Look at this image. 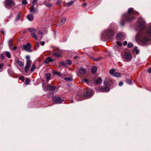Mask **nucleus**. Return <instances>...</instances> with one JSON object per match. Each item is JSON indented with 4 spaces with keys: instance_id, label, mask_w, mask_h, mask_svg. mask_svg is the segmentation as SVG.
Wrapping results in <instances>:
<instances>
[{
    "instance_id": "nucleus-1",
    "label": "nucleus",
    "mask_w": 151,
    "mask_h": 151,
    "mask_svg": "<svg viewBox=\"0 0 151 151\" xmlns=\"http://www.w3.org/2000/svg\"><path fill=\"white\" fill-rule=\"evenodd\" d=\"M135 14V12L134 9L132 8H130L128 9V14L123 15L122 19L121 20V24L123 26L124 24L125 21H131L134 19V17L133 16L131 15H134Z\"/></svg>"
},
{
    "instance_id": "nucleus-2",
    "label": "nucleus",
    "mask_w": 151,
    "mask_h": 151,
    "mask_svg": "<svg viewBox=\"0 0 151 151\" xmlns=\"http://www.w3.org/2000/svg\"><path fill=\"white\" fill-rule=\"evenodd\" d=\"M151 36V26H149L147 29V32L145 36H143L140 39V41L143 44L147 43L150 40L148 35Z\"/></svg>"
},
{
    "instance_id": "nucleus-3",
    "label": "nucleus",
    "mask_w": 151,
    "mask_h": 151,
    "mask_svg": "<svg viewBox=\"0 0 151 151\" xmlns=\"http://www.w3.org/2000/svg\"><path fill=\"white\" fill-rule=\"evenodd\" d=\"M91 96L92 91L91 89H88L87 91L86 94L83 96L82 94L80 93L76 96V99L78 101H81L84 99L85 98H87Z\"/></svg>"
},
{
    "instance_id": "nucleus-4",
    "label": "nucleus",
    "mask_w": 151,
    "mask_h": 151,
    "mask_svg": "<svg viewBox=\"0 0 151 151\" xmlns=\"http://www.w3.org/2000/svg\"><path fill=\"white\" fill-rule=\"evenodd\" d=\"M122 58L124 62H129L132 59V55L128 52H125L122 55Z\"/></svg>"
},
{
    "instance_id": "nucleus-5",
    "label": "nucleus",
    "mask_w": 151,
    "mask_h": 151,
    "mask_svg": "<svg viewBox=\"0 0 151 151\" xmlns=\"http://www.w3.org/2000/svg\"><path fill=\"white\" fill-rule=\"evenodd\" d=\"M54 52L53 54V56L56 57H59L61 56V54L63 51L59 49V48L58 47L54 50Z\"/></svg>"
},
{
    "instance_id": "nucleus-6",
    "label": "nucleus",
    "mask_w": 151,
    "mask_h": 151,
    "mask_svg": "<svg viewBox=\"0 0 151 151\" xmlns=\"http://www.w3.org/2000/svg\"><path fill=\"white\" fill-rule=\"evenodd\" d=\"M138 21L139 23V26L140 28L142 29H144L146 26V23L142 17H140Z\"/></svg>"
},
{
    "instance_id": "nucleus-7",
    "label": "nucleus",
    "mask_w": 151,
    "mask_h": 151,
    "mask_svg": "<svg viewBox=\"0 0 151 151\" xmlns=\"http://www.w3.org/2000/svg\"><path fill=\"white\" fill-rule=\"evenodd\" d=\"M5 4L6 7L8 9L11 8L12 6L14 5L12 0H6Z\"/></svg>"
},
{
    "instance_id": "nucleus-8",
    "label": "nucleus",
    "mask_w": 151,
    "mask_h": 151,
    "mask_svg": "<svg viewBox=\"0 0 151 151\" xmlns=\"http://www.w3.org/2000/svg\"><path fill=\"white\" fill-rule=\"evenodd\" d=\"M53 102L55 104H60L63 101V100L61 99L60 97L54 96L52 98Z\"/></svg>"
},
{
    "instance_id": "nucleus-9",
    "label": "nucleus",
    "mask_w": 151,
    "mask_h": 151,
    "mask_svg": "<svg viewBox=\"0 0 151 151\" xmlns=\"http://www.w3.org/2000/svg\"><path fill=\"white\" fill-rule=\"evenodd\" d=\"M32 62L31 60H28V61H26V65L24 67V71L26 72H27L28 71Z\"/></svg>"
},
{
    "instance_id": "nucleus-10",
    "label": "nucleus",
    "mask_w": 151,
    "mask_h": 151,
    "mask_svg": "<svg viewBox=\"0 0 151 151\" xmlns=\"http://www.w3.org/2000/svg\"><path fill=\"white\" fill-rule=\"evenodd\" d=\"M125 34L123 33L119 32L116 35V38L118 40H121L123 39L125 37Z\"/></svg>"
},
{
    "instance_id": "nucleus-11",
    "label": "nucleus",
    "mask_w": 151,
    "mask_h": 151,
    "mask_svg": "<svg viewBox=\"0 0 151 151\" xmlns=\"http://www.w3.org/2000/svg\"><path fill=\"white\" fill-rule=\"evenodd\" d=\"M99 91L97 90V91L102 92H107L109 91L110 89L108 87H104L99 88Z\"/></svg>"
},
{
    "instance_id": "nucleus-12",
    "label": "nucleus",
    "mask_w": 151,
    "mask_h": 151,
    "mask_svg": "<svg viewBox=\"0 0 151 151\" xmlns=\"http://www.w3.org/2000/svg\"><path fill=\"white\" fill-rule=\"evenodd\" d=\"M47 32V30L46 29L44 28L42 29L41 30H40L37 31V33L39 35H40L42 37H42V36L43 34H46Z\"/></svg>"
},
{
    "instance_id": "nucleus-13",
    "label": "nucleus",
    "mask_w": 151,
    "mask_h": 151,
    "mask_svg": "<svg viewBox=\"0 0 151 151\" xmlns=\"http://www.w3.org/2000/svg\"><path fill=\"white\" fill-rule=\"evenodd\" d=\"M31 45L29 43H28L26 45H24L23 48L26 50L31 52V51L30 50V49L31 47Z\"/></svg>"
},
{
    "instance_id": "nucleus-14",
    "label": "nucleus",
    "mask_w": 151,
    "mask_h": 151,
    "mask_svg": "<svg viewBox=\"0 0 151 151\" xmlns=\"http://www.w3.org/2000/svg\"><path fill=\"white\" fill-rule=\"evenodd\" d=\"M104 32L106 33V34L107 35H109L111 37L114 34V31L111 29H109L107 31H105Z\"/></svg>"
},
{
    "instance_id": "nucleus-15",
    "label": "nucleus",
    "mask_w": 151,
    "mask_h": 151,
    "mask_svg": "<svg viewBox=\"0 0 151 151\" xmlns=\"http://www.w3.org/2000/svg\"><path fill=\"white\" fill-rule=\"evenodd\" d=\"M55 59H52L50 57H48L45 59L44 61V63L48 64L49 63L54 61Z\"/></svg>"
},
{
    "instance_id": "nucleus-16",
    "label": "nucleus",
    "mask_w": 151,
    "mask_h": 151,
    "mask_svg": "<svg viewBox=\"0 0 151 151\" xmlns=\"http://www.w3.org/2000/svg\"><path fill=\"white\" fill-rule=\"evenodd\" d=\"M30 11L31 12H32L34 14L36 13L37 11V8H35L34 5H33L30 8Z\"/></svg>"
},
{
    "instance_id": "nucleus-17",
    "label": "nucleus",
    "mask_w": 151,
    "mask_h": 151,
    "mask_svg": "<svg viewBox=\"0 0 151 151\" xmlns=\"http://www.w3.org/2000/svg\"><path fill=\"white\" fill-rule=\"evenodd\" d=\"M112 81V80L111 79L109 78H107L105 80L104 82V84L105 85H108L110 84V82Z\"/></svg>"
},
{
    "instance_id": "nucleus-18",
    "label": "nucleus",
    "mask_w": 151,
    "mask_h": 151,
    "mask_svg": "<svg viewBox=\"0 0 151 151\" xmlns=\"http://www.w3.org/2000/svg\"><path fill=\"white\" fill-rule=\"evenodd\" d=\"M79 71L80 73L82 75H83L86 73V69L81 67L79 69Z\"/></svg>"
},
{
    "instance_id": "nucleus-19",
    "label": "nucleus",
    "mask_w": 151,
    "mask_h": 151,
    "mask_svg": "<svg viewBox=\"0 0 151 151\" xmlns=\"http://www.w3.org/2000/svg\"><path fill=\"white\" fill-rule=\"evenodd\" d=\"M55 87L48 85L47 87V89L49 91H53L55 90Z\"/></svg>"
},
{
    "instance_id": "nucleus-20",
    "label": "nucleus",
    "mask_w": 151,
    "mask_h": 151,
    "mask_svg": "<svg viewBox=\"0 0 151 151\" xmlns=\"http://www.w3.org/2000/svg\"><path fill=\"white\" fill-rule=\"evenodd\" d=\"M66 20V19L65 17H63L60 20V22L59 24H58V25L60 26L61 25H63L64 24Z\"/></svg>"
},
{
    "instance_id": "nucleus-21",
    "label": "nucleus",
    "mask_w": 151,
    "mask_h": 151,
    "mask_svg": "<svg viewBox=\"0 0 151 151\" xmlns=\"http://www.w3.org/2000/svg\"><path fill=\"white\" fill-rule=\"evenodd\" d=\"M102 82V78L100 77H99L96 80L95 83L97 84H99L101 83Z\"/></svg>"
},
{
    "instance_id": "nucleus-22",
    "label": "nucleus",
    "mask_w": 151,
    "mask_h": 151,
    "mask_svg": "<svg viewBox=\"0 0 151 151\" xmlns=\"http://www.w3.org/2000/svg\"><path fill=\"white\" fill-rule=\"evenodd\" d=\"M52 73L53 74L58 75L60 77H62L63 76L62 74L56 71L55 70L52 71Z\"/></svg>"
},
{
    "instance_id": "nucleus-23",
    "label": "nucleus",
    "mask_w": 151,
    "mask_h": 151,
    "mask_svg": "<svg viewBox=\"0 0 151 151\" xmlns=\"http://www.w3.org/2000/svg\"><path fill=\"white\" fill-rule=\"evenodd\" d=\"M27 17L28 20L29 21H32L33 19V16L32 14H30L28 15Z\"/></svg>"
},
{
    "instance_id": "nucleus-24",
    "label": "nucleus",
    "mask_w": 151,
    "mask_h": 151,
    "mask_svg": "<svg viewBox=\"0 0 151 151\" xmlns=\"http://www.w3.org/2000/svg\"><path fill=\"white\" fill-rule=\"evenodd\" d=\"M21 12L18 13L17 15V16L15 19V21H17L20 19V18L21 17Z\"/></svg>"
},
{
    "instance_id": "nucleus-25",
    "label": "nucleus",
    "mask_w": 151,
    "mask_h": 151,
    "mask_svg": "<svg viewBox=\"0 0 151 151\" xmlns=\"http://www.w3.org/2000/svg\"><path fill=\"white\" fill-rule=\"evenodd\" d=\"M97 70V67L96 66H93L91 69V72L92 73H94L96 72Z\"/></svg>"
},
{
    "instance_id": "nucleus-26",
    "label": "nucleus",
    "mask_w": 151,
    "mask_h": 151,
    "mask_svg": "<svg viewBox=\"0 0 151 151\" xmlns=\"http://www.w3.org/2000/svg\"><path fill=\"white\" fill-rule=\"evenodd\" d=\"M51 75L50 74H47L45 75V76L46 78V81L48 82V81L50 80L51 77Z\"/></svg>"
},
{
    "instance_id": "nucleus-27",
    "label": "nucleus",
    "mask_w": 151,
    "mask_h": 151,
    "mask_svg": "<svg viewBox=\"0 0 151 151\" xmlns=\"http://www.w3.org/2000/svg\"><path fill=\"white\" fill-rule=\"evenodd\" d=\"M28 30L30 32H35L36 31V29L34 28H29L28 29Z\"/></svg>"
},
{
    "instance_id": "nucleus-28",
    "label": "nucleus",
    "mask_w": 151,
    "mask_h": 151,
    "mask_svg": "<svg viewBox=\"0 0 151 151\" xmlns=\"http://www.w3.org/2000/svg\"><path fill=\"white\" fill-rule=\"evenodd\" d=\"M44 4L49 8L52 7V4L47 1L45 2L44 3Z\"/></svg>"
},
{
    "instance_id": "nucleus-29",
    "label": "nucleus",
    "mask_w": 151,
    "mask_h": 151,
    "mask_svg": "<svg viewBox=\"0 0 151 151\" xmlns=\"http://www.w3.org/2000/svg\"><path fill=\"white\" fill-rule=\"evenodd\" d=\"M76 0H73V1H69L66 4V5L68 6H70L72 5Z\"/></svg>"
},
{
    "instance_id": "nucleus-30",
    "label": "nucleus",
    "mask_w": 151,
    "mask_h": 151,
    "mask_svg": "<svg viewBox=\"0 0 151 151\" xmlns=\"http://www.w3.org/2000/svg\"><path fill=\"white\" fill-rule=\"evenodd\" d=\"M32 37L36 40H37V37L36 35L34 33H32L31 35Z\"/></svg>"
},
{
    "instance_id": "nucleus-31",
    "label": "nucleus",
    "mask_w": 151,
    "mask_h": 151,
    "mask_svg": "<svg viewBox=\"0 0 151 151\" xmlns=\"http://www.w3.org/2000/svg\"><path fill=\"white\" fill-rule=\"evenodd\" d=\"M133 50L137 54H138L139 52V51L137 49V46H135L134 47Z\"/></svg>"
},
{
    "instance_id": "nucleus-32",
    "label": "nucleus",
    "mask_w": 151,
    "mask_h": 151,
    "mask_svg": "<svg viewBox=\"0 0 151 151\" xmlns=\"http://www.w3.org/2000/svg\"><path fill=\"white\" fill-rule=\"evenodd\" d=\"M115 70L114 69H111L109 71V73L111 75H114L115 73Z\"/></svg>"
},
{
    "instance_id": "nucleus-33",
    "label": "nucleus",
    "mask_w": 151,
    "mask_h": 151,
    "mask_svg": "<svg viewBox=\"0 0 151 151\" xmlns=\"http://www.w3.org/2000/svg\"><path fill=\"white\" fill-rule=\"evenodd\" d=\"M5 54L6 55V56H7V57L8 58H11V54H10V53L8 51H6L5 52Z\"/></svg>"
},
{
    "instance_id": "nucleus-34",
    "label": "nucleus",
    "mask_w": 151,
    "mask_h": 151,
    "mask_svg": "<svg viewBox=\"0 0 151 151\" xmlns=\"http://www.w3.org/2000/svg\"><path fill=\"white\" fill-rule=\"evenodd\" d=\"M36 68V67L34 64H33L31 68L30 71L31 72H33Z\"/></svg>"
},
{
    "instance_id": "nucleus-35",
    "label": "nucleus",
    "mask_w": 151,
    "mask_h": 151,
    "mask_svg": "<svg viewBox=\"0 0 151 151\" xmlns=\"http://www.w3.org/2000/svg\"><path fill=\"white\" fill-rule=\"evenodd\" d=\"M9 45V47H10L12 45V39H10L9 40L8 42Z\"/></svg>"
},
{
    "instance_id": "nucleus-36",
    "label": "nucleus",
    "mask_w": 151,
    "mask_h": 151,
    "mask_svg": "<svg viewBox=\"0 0 151 151\" xmlns=\"http://www.w3.org/2000/svg\"><path fill=\"white\" fill-rule=\"evenodd\" d=\"M114 76L116 77H119L121 76V74L119 73H115Z\"/></svg>"
},
{
    "instance_id": "nucleus-37",
    "label": "nucleus",
    "mask_w": 151,
    "mask_h": 151,
    "mask_svg": "<svg viewBox=\"0 0 151 151\" xmlns=\"http://www.w3.org/2000/svg\"><path fill=\"white\" fill-rule=\"evenodd\" d=\"M18 65L21 67H23V64L22 63V62L21 61H17Z\"/></svg>"
},
{
    "instance_id": "nucleus-38",
    "label": "nucleus",
    "mask_w": 151,
    "mask_h": 151,
    "mask_svg": "<svg viewBox=\"0 0 151 151\" xmlns=\"http://www.w3.org/2000/svg\"><path fill=\"white\" fill-rule=\"evenodd\" d=\"M65 62L69 65H70L72 63L71 61L69 60H65Z\"/></svg>"
},
{
    "instance_id": "nucleus-39",
    "label": "nucleus",
    "mask_w": 151,
    "mask_h": 151,
    "mask_svg": "<svg viewBox=\"0 0 151 151\" xmlns=\"http://www.w3.org/2000/svg\"><path fill=\"white\" fill-rule=\"evenodd\" d=\"M30 82L28 78H26L25 81V83L26 85H28Z\"/></svg>"
},
{
    "instance_id": "nucleus-40",
    "label": "nucleus",
    "mask_w": 151,
    "mask_h": 151,
    "mask_svg": "<svg viewBox=\"0 0 151 151\" xmlns=\"http://www.w3.org/2000/svg\"><path fill=\"white\" fill-rule=\"evenodd\" d=\"M133 44L132 43H129L127 45V47L128 48L132 47L133 46Z\"/></svg>"
},
{
    "instance_id": "nucleus-41",
    "label": "nucleus",
    "mask_w": 151,
    "mask_h": 151,
    "mask_svg": "<svg viewBox=\"0 0 151 151\" xmlns=\"http://www.w3.org/2000/svg\"><path fill=\"white\" fill-rule=\"evenodd\" d=\"M65 79L67 81H70L73 80L72 78H65Z\"/></svg>"
},
{
    "instance_id": "nucleus-42",
    "label": "nucleus",
    "mask_w": 151,
    "mask_h": 151,
    "mask_svg": "<svg viewBox=\"0 0 151 151\" xmlns=\"http://www.w3.org/2000/svg\"><path fill=\"white\" fill-rule=\"evenodd\" d=\"M27 3L26 0H23L22 1V4L24 5H26Z\"/></svg>"
},
{
    "instance_id": "nucleus-43",
    "label": "nucleus",
    "mask_w": 151,
    "mask_h": 151,
    "mask_svg": "<svg viewBox=\"0 0 151 151\" xmlns=\"http://www.w3.org/2000/svg\"><path fill=\"white\" fill-rule=\"evenodd\" d=\"M116 43L119 46H121L122 45V43L120 42L119 41H116Z\"/></svg>"
},
{
    "instance_id": "nucleus-44",
    "label": "nucleus",
    "mask_w": 151,
    "mask_h": 151,
    "mask_svg": "<svg viewBox=\"0 0 151 151\" xmlns=\"http://www.w3.org/2000/svg\"><path fill=\"white\" fill-rule=\"evenodd\" d=\"M102 58L101 57H98L97 58H96L95 61H97L101 60V59Z\"/></svg>"
},
{
    "instance_id": "nucleus-45",
    "label": "nucleus",
    "mask_w": 151,
    "mask_h": 151,
    "mask_svg": "<svg viewBox=\"0 0 151 151\" xmlns=\"http://www.w3.org/2000/svg\"><path fill=\"white\" fill-rule=\"evenodd\" d=\"M37 0H33V3H32L33 5H35L37 4Z\"/></svg>"
},
{
    "instance_id": "nucleus-46",
    "label": "nucleus",
    "mask_w": 151,
    "mask_h": 151,
    "mask_svg": "<svg viewBox=\"0 0 151 151\" xmlns=\"http://www.w3.org/2000/svg\"><path fill=\"white\" fill-rule=\"evenodd\" d=\"M19 79L22 81H24V78L23 76L20 77Z\"/></svg>"
},
{
    "instance_id": "nucleus-47",
    "label": "nucleus",
    "mask_w": 151,
    "mask_h": 151,
    "mask_svg": "<svg viewBox=\"0 0 151 151\" xmlns=\"http://www.w3.org/2000/svg\"><path fill=\"white\" fill-rule=\"evenodd\" d=\"M30 57L29 55H27L26 56V58L27 60V61H28V60H29Z\"/></svg>"
},
{
    "instance_id": "nucleus-48",
    "label": "nucleus",
    "mask_w": 151,
    "mask_h": 151,
    "mask_svg": "<svg viewBox=\"0 0 151 151\" xmlns=\"http://www.w3.org/2000/svg\"><path fill=\"white\" fill-rule=\"evenodd\" d=\"M127 82L128 84H131L132 83V81L130 79H128L127 80Z\"/></svg>"
},
{
    "instance_id": "nucleus-49",
    "label": "nucleus",
    "mask_w": 151,
    "mask_h": 151,
    "mask_svg": "<svg viewBox=\"0 0 151 151\" xmlns=\"http://www.w3.org/2000/svg\"><path fill=\"white\" fill-rule=\"evenodd\" d=\"M60 64L63 66H65L66 65V63L64 62H62L60 63Z\"/></svg>"
},
{
    "instance_id": "nucleus-50",
    "label": "nucleus",
    "mask_w": 151,
    "mask_h": 151,
    "mask_svg": "<svg viewBox=\"0 0 151 151\" xmlns=\"http://www.w3.org/2000/svg\"><path fill=\"white\" fill-rule=\"evenodd\" d=\"M35 45L37 47V48H38L39 46V43L37 42H36L35 43Z\"/></svg>"
},
{
    "instance_id": "nucleus-51",
    "label": "nucleus",
    "mask_w": 151,
    "mask_h": 151,
    "mask_svg": "<svg viewBox=\"0 0 151 151\" xmlns=\"http://www.w3.org/2000/svg\"><path fill=\"white\" fill-rule=\"evenodd\" d=\"M123 83L122 82L120 81L119 82V85L120 86H121L123 85Z\"/></svg>"
},
{
    "instance_id": "nucleus-52",
    "label": "nucleus",
    "mask_w": 151,
    "mask_h": 151,
    "mask_svg": "<svg viewBox=\"0 0 151 151\" xmlns=\"http://www.w3.org/2000/svg\"><path fill=\"white\" fill-rule=\"evenodd\" d=\"M0 58L2 59L3 60L4 59V56L2 54L0 55Z\"/></svg>"
},
{
    "instance_id": "nucleus-53",
    "label": "nucleus",
    "mask_w": 151,
    "mask_h": 151,
    "mask_svg": "<svg viewBox=\"0 0 151 151\" xmlns=\"http://www.w3.org/2000/svg\"><path fill=\"white\" fill-rule=\"evenodd\" d=\"M84 81L85 82L87 83H89L87 79H84Z\"/></svg>"
},
{
    "instance_id": "nucleus-54",
    "label": "nucleus",
    "mask_w": 151,
    "mask_h": 151,
    "mask_svg": "<svg viewBox=\"0 0 151 151\" xmlns=\"http://www.w3.org/2000/svg\"><path fill=\"white\" fill-rule=\"evenodd\" d=\"M127 42L126 41H124L123 43V45L124 46L126 45L127 44Z\"/></svg>"
},
{
    "instance_id": "nucleus-55",
    "label": "nucleus",
    "mask_w": 151,
    "mask_h": 151,
    "mask_svg": "<svg viewBox=\"0 0 151 151\" xmlns=\"http://www.w3.org/2000/svg\"><path fill=\"white\" fill-rule=\"evenodd\" d=\"M90 59L93 60L94 61H95V60L96 58H95L93 57H90Z\"/></svg>"
},
{
    "instance_id": "nucleus-56",
    "label": "nucleus",
    "mask_w": 151,
    "mask_h": 151,
    "mask_svg": "<svg viewBox=\"0 0 151 151\" xmlns=\"http://www.w3.org/2000/svg\"><path fill=\"white\" fill-rule=\"evenodd\" d=\"M147 71L149 73H151V68H149Z\"/></svg>"
},
{
    "instance_id": "nucleus-57",
    "label": "nucleus",
    "mask_w": 151,
    "mask_h": 151,
    "mask_svg": "<svg viewBox=\"0 0 151 151\" xmlns=\"http://www.w3.org/2000/svg\"><path fill=\"white\" fill-rule=\"evenodd\" d=\"M45 43L44 41H42L41 42V45L43 46L45 45Z\"/></svg>"
},
{
    "instance_id": "nucleus-58",
    "label": "nucleus",
    "mask_w": 151,
    "mask_h": 151,
    "mask_svg": "<svg viewBox=\"0 0 151 151\" xmlns=\"http://www.w3.org/2000/svg\"><path fill=\"white\" fill-rule=\"evenodd\" d=\"M17 48V47L16 46H14L13 48V50H15Z\"/></svg>"
},
{
    "instance_id": "nucleus-59",
    "label": "nucleus",
    "mask_w": 151,
    "mask_h": 151,
    "mask_svg": "<svg viewBox=\"0 0 151 151\" xmlns=\"http://www.w3.org/2000/svg\"><path fill=\"white\" fill-rule=\"evenodd\" d=\"M87 5V3H83V4H82V5H83V6H86Z\"/></svg>"
},
{
    "instance_id": "nucleus-60",
    "label": "nucleus",
    "mask_w": 151,
    "mask_h": 151,
    "mask_svg": "<svg viewBox=\"0 0 151 151\" xmlns=\"http://www.w3.org/2000/svg\"><path fill=\"white\" fill-rule=\"evenodd\" d=\"M8 72L9 73H12L11 70L10 69H8Z\"/></svg>"
},
{
    "instance_id": "nucleus-61",
    "label": "nucleus",
    "mask_w": 151,
    "mask_h": 151,
    "mask_svg": "<svg viewBox=\"0 0 151 151\" xmlns=\"http://www.w3.org/2000/svg\"><path fill=\"white\" fill-rule=\"evenodd\" d=\"M3 65L2 64H0V69H1L3 67Z\"/></svg>"
},
{
    "instance_id": "nucleus-62",
    "label": "nucleus",
    "mask_w": 151,
    "mask_h": 151,
    "mask_svg": "<svg viewBox=\"0 0 151 151\" xmlns=\"http://www.w3.org/2000/svg\"><path fill=\"white\" fill-rule=\"evenodd\" d=\"M1 32L2 33L3 35L4 34V32L3 30H1Z\"/></svg>"
},
{
    "instance_id": "nucleus-63",
    "label": "nucleus",
    "mask_w": 151,
    "mask_h": 151,
    "mask_svg": "<svg viewBox=\"0 0 151 151\" xmlns=\"http://www.w3.org/2000/svg\"><path fill=\"white\" fill-rule=\"evenodd\" d=\"M77 58H78V56H76V57H75L74 59H76Z\"/></svg>"
},
{
    "instance_id": "nucleus-64",
    "label": "nucleus",
    "mask_w": 151,
    "mask_h": 151,
    "mask_svg": "<svg viewBox=\"0 0 151 151\" xmlns=\"http://www.w3.org/2000/svg\"><path fill=\"white\" fill-rule=\"evenodd\" d=\"M73 100H72L71 101V103H73Z\"/></svg>"
}]
</instances>
